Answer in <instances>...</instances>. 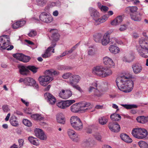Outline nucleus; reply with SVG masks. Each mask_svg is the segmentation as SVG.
I'll return each instance as SVG.
<instances>
[{
  "mask_svg": "<svg viewBox=\"0 0 148 148\" xmlns=\"http://www.w3.org/2000/svg\"><path fill=\"white\" fill-rule=\"evenodd\" d=\"M132 78L129 73L118 77L116 82L119 89L126 93L131 92L134 87V82L131 79Z\"/></svg>",
  "mask_w": 148,
  "mask_h": 148,
  "instance_id": "obj_1",
  "label": "nucleus"
},
{
  "mask_svg": "<svg viewBox=\"0 0 148 148\" xmlns=\"http://www.w3.org/2000/svg\"><path fill=\"white\" fill-rule=\"evenodd\" d=\"M136 49L140 56L147 58L148 57V39L141 38L138 40V45L136 46Z\"/></svg>",
  "mask_w": 148,
  "mask_h": 148,
  "instance_id": "obj_2",
  "label": "nucleus"
},
{
  "mask_svg": "<svg viewBox=\"0 0 148 148\" xmlns=\"http://www.w3.org/2000/svg\"><path fill=\"white\" fill-rule=\"evenodd\" d=\"M10 39L9 36L4 35L0 37V49L2 50L6 49L7 50H11L14 47L11 45L8 48L10 44Z\"/></svg>",
  "mask_w": 148,
  "mask_h": 148,
  "instance_id": "obj_3",
  "label": "nucleus"
},
{
  "mask_svg": "<svg viewBox=\"0 0 148 148\" xmlns=\"http://www.w3.org/2000/svg\"><path fill=\"white\" fill-rule=\"evenodd\" d=\"M90 105L89 103L83 102L80 104H75L71 107V111L73 112H77L82 111L85 112L88 109V107Z\"/></svg>",
  "mask_w": 148,
  "mask_h": 148,
  "instance_id": "obj_4",
  "label": "nucleus"
},
{
  "mask_svg": "<svg viewBox=\"0 0 148 148\" xmlns=\"http://www.w3.org/2000/svg\"><path fill=\"white\" fill-rule=\"evenodd\" d=\"M133 136L139 139H143L147 136L148 133L146 130L144 128H137L133 129L132 132Z\"/></svg>",
  "mask_w": 148,
  "mask_h": 148,
  "instance_id": "obj_5",
  "label": "nucleus"
},
{
  "mask_svg": "<svg viewBox=\"0 0 148 148\" xmlns=\"http://www.w3.org/2000/svg\"><path fill=\"white\" fill-rule=\"evenodd\" d=\"M71 126L75 130L80 131L83 128V123L81 119L77 116H73L70 119Z\"/></svg>",
  "mask_w": 148,
  "mask_h": 148,
  "instance_id": "obj_6",
  "label": "nucleus"
},
{
  "mask_svg": "<svg viewBox=\"0 0 148 148\" xmlns=\"http://www.w3.org/2000/svg\"><path fill=\"white\" fill-rule=\"evenodd\" d=\"M19 68L20 73L23 75H27L29 71V70L34 73H36L38 69L34 66L31 65L27 66H19Z\"/></svg>",
  "mask_w": 148,
  "mask_h": 148,
  "instance_id": "obj_7",
  "label": "nucleus"
},
{
  "mask_svg": "<svg viewBox=\"0 0 148 148\" xmlns=\"http://www.w3.org/2000/svg\"><path fill=\"white\" fill-rule=\"evenodd\" d=\"M90 16L93 20L95 21V24L98 25L101 23L102 19L100 18L99 13L95 9L90 8H89Z\"/></svg>",
  "mask_w": 148,
  "mask_h": 148,
  "instance_id": "obj_8",
  "label": "nucleus"
},
{
  "mask_svg": "<svg viewBox=\"0 0 148 148\" xmlns=\"http://www.w3.org/2000/svg\"><path fill=\"white\" fill-rule=\"evenodd\" d=\"M75 102L74 100L60 101L57 103V106L59 108L65 109Z\"/></svg>",
  "mask_w": 148,
  "mask_h": 148,
  "instance_id": "obj_9",
  "label": "nucleus"
},
{
  "mask_svg": "<svg viewBox=\"0 0 148 148\" xmlns=\"http://www.w3.org/2000/svg\"><path fill=\"white\" fill-rule=\"evenodd\" d=\"M53 79V77H50L49 75L40 76L38 78L40 85L44 86H46Z\"/></svg>",
  "mask_w": 148,
  "mask_h": 148,
  "instance_id": "obj_10",
  "label": "nucleus"
},
{
  "mask_svg": "<svg viewBox=\"0 0 148 148\" xmlns=\"http://www.w3.org/2000/svg\"><path fill=\"white\" fill-rule=\"evenodd\" d=\"M40 20L42 22L46 23H50L53 21L52 16L47 13L43 12L41 13L40 16Z\"/></svg>",
  "mask_w": 148,
  "mask_h": 148,
  "instance_id": "obj_11",
  "label": "nucleus"
},
{
  "mask_svg": "<svg viewBox=\"0 0 148 148\" xmlns=\"http://www.w3.org/2000/svg\"><path fill=\"white\" fill-rule=\"evenodd\" d=\"M56 45V43H53V42L51 46L47 48L45 53L42 54V56L44 58L49 57L51 55L52 53L54 52V49L53 48Z\"/></svg>",
  "mask_w": 148,
  "mask_h": 148,
  "instance_id": "obj_12",
  "label": "nucleus"
},
{
  "mask_svg": "<svg viewBox=\"0 0 148 148\" xmlns=\"http://www.w3.org/2000/svg\"><path fill=\"white\" fill-rule=\"evenodd\" d=\"M25 84L26 85L32 86L36 89L39 87L38 84L36 82L35 80L30 77H27L23 80Z\"/></svg>",
  "mask_w": 148,
  "mask_h": 148,
  "instance_id": "obj_13",
  "label": "nucleus"
},
{
  "mask_svg": "<svg viewBox=\"0 0 148 148\" xmlns=\"http://www.w3.org/2000/svg\"><path fill=\"white\" fill-rule=\"evenodd\" d=\"M34 133L36 136L42 140H46L47 136L43 131L39 128H36L34 130Z\"/></svg>",
  "mask_w": 148,
  "mask_h": 148,
  "instance_id": "obj_14",
  "label": "nucleus"
},
{
  "mask_svg": "<svg viewBox=\"0 0 148 148\" xmlns=\"http://www.w3.org/2000/svg\"><path fill=\"white\" fill-rule=\"evenodd\" d=\"M72 94L71 91L69 90H62L59 93V96L61 98L66 99L71 97Z\"/></svg>",
  "mask_w": 148,
  "mask_h": 148,
  "instance_id": "obj_15",
  "label": "nucleus"
},
{
  "mask_svg": "<svg viewBox=\"0 0 148 148\" xmlns=\"http://www.w3.org/2000/svg\"><path fill=\"white\" fill-rule=\"evenodd\" d=\"M68 134L70 138L75 142H77L79 139L78 134L73 129H69L68 130Z\"/></svg>",
  "mask_w": 148,
  "mask_h": 148,
  "instance_id": "obj_16",
  "label": "nucleus"
},
{
  "mask_svg": "<svg viewBox=\"0 0 148 148\" xmlns=\"http://www.w3.org/2000/svg\"><path fill=\"white\" fill-rule=\"evenodd\" d=\"M108 127L110 130L112 132H117L119 131L120 127L119 125L117 123L111 122L108 125Z\"/></svg>",
  "mask_w": 148,
  "mask_h": 148,
  "instance_id": "obj_17",
  "label": "nucleus"
},
{
  "mask_svg": "<svg viewBox=\"0 0 148 148\" xmlns=\"http://www.w3.org/2000/svg\"><path fill=\"white\" fill-rule=\"evenodd\" d=\"M103 62L104 64L106 65V67L112 68L114 66V63L112 60L108 57H105L103 58Z\"/></svg>",
  "mask_w": 148,
  "mask_h": 148,
  "instance_id": "obj_18",
  "label": "nucleus"
},
{
  "mask_svg": "<svg viewBox=\"0 0 148 148\" xmlns=\"http://www.w3.org/2000/svg\"><path fill=\"white\" fill-rule=\"evenodd\" d=\"M81 79V77L79 75H72L68 82L69 84L71 85V83H72L73 84H75L78 83Z\"/></svg>",
  "mask_w": 148,
  "mask_h": 148,
  "instance_id": "obj_19",
  "label": "nucleus"
},
{
  "mask_svg": "<svg viewBox=\"0 0 148 148\" xmlns=\"http://www.w3.org/2000/svg\"><path fill=\"white\" fill-rule=\"evenodd\" d=\"M50 32L52 34L51 38L53 40V41H57L59 40L60 35L57 29H51L50 30Z\"/></svg>",
  "mask_w": 148,
  "mask_h": 148,
  "instance_id": "obj_20",
  "label": "nucleus"
},
{
  "mask_svg": "<svg viewBox=\"0 0 148 148\" xmlns=\"http://www.w3.org/2000/svg\"><path fill=\"white\" fill-rule=\"evenodd\" d=\"M45 96L48 99V102L49 104L53 105L56 103V100L55 97L49 92H46L45 94Z\"/></svg>",
  "mask_w": 148,
  "mask_h": 148,
  "instance_id": "obj_21",
  "label": "nucleus"
},
{
  "mask_svg": "<svg viewBox=\"0 0 148 148\" xmlns=\"http://www.w3.org/2000/svg\"><path fill=\"white\" fill-rule=\"evenodd\" d=\"M134 59V57L133 55L128 54L124 55L122 59L125 62L130 63L132 62Z\"/></svg>",
  "mask_w": 148,
  "mask_h": 148,
  "instance_id": "obj_22",
  "label": "nucleus"
},
{
  "mask_svg": "<svg viewBox=\"0 0 148 148\" xmlns=\"http://www.w3.org/2000/svg\"><path fill=\"white\" fill-rule=\"evenodd\" d=\"M132 69L134 73L135 74L140 73L141 71L142 67L141 65L138 64H133L132 65Z\"/></svg>",
  "mask_w": 148,
  "mask_h": 148,
  "instance_id": "obj_23",
  "label": "nucleus"
},
{
  "mask_svg": "<svg viewBox=\"0 0 148 148\" xmlns=\"http://www.w3.org/2000/svg\"><path fill=\"white\" fill-rule=\"evenodd\" d=\"M93 74L97 76H100L102 75V69L100 66H97L93 68L92 69Z\"/></svg>",
  "mask_w": 148,
  "mask_h": 148,
  "instance_id": "obj_24",
  "label": "nucleus"
},
{
  "mask_svg": "<svg viewBox=\"0 0 148 148\" xmlns=\"http://www.w3.org/2000/svg\"><path fill=\"white\" fill-rule=\"evenodd\" d=\"M110 68L106 67H102V77H107L112 74V72Z\"/></svg>",
  "mask_w": 148,
  "mask_h": 148,
  "instance_id": "obj_25",
  "label": "nucleus"
},
{
  "mask_svg": "<svg viewBox=\"0 0 148 148\" xmlns=\"http://www.w3.org/2000/svg\"><path fill=\"white\" fill-rule=\"evenodd\" d=\"M108 49L111 53L115 54L119 53L120 51L119 48L114 45H111L109 47Z\"/></svg>",
  "mask_w": 148,
  "mask_h": 148,
  "instance_id": "obj_26",
  "label": "nucleus"
},
{
  "mask_svg": "<svg viewBox=\"0 0 148 148\" xmlns=\"http://www.w3.org/2000/svg\"><path fill=\"white\" fill-rule=\"evenodd\" d=\"M56 120L59 123L64 124L65 122V117L63 114L60 113L56 115Z\"/></svg>",
  "mask_w": 148,
  "mask_h": 148,
  "instance_id": "obj_27",
  "label": "nucleus"
},
{
  "mask_svg": "<svg viewBox=\"0 0 148 148\" xmlns=\"http://www.w3.org/2000/svg\"><path fill=\"white\" fill-rule=\"evenodd\" d=\"M110 42V36L108 33L107 32L104 35L102 38V45H106Z\"/></svg>",
  "mask_w": 148,
  "mask_h": 148,
  "instance_id": "obj_28",
  "label": "nucleus"
},
{
  "mask_svg": "<svg viewBox=\"0 0 148 148\" xmlns=\"http://www.w3.org/2000/svg\"><path fill=\"white\" fill-rule=\"evenodd\" d=\"M122 17L121 16H117L114 20L112 21L111 22V24L112 25H119L122 21Z\"/></svg>",
  "mask_w": 148,
  "mask_h": 148,
  "instance_id": "obj_29",
  "label": "nucleus"
},
{
  "mask_svg": "<svg viewBox=\"0 0 148 148\" xmlns=\"http://www.w3.org/2000/svg\"><path fill=\"white\" fill-rule=\"evenodd\" d=\"M28 139L30 143L33 145L38 146L40 145L39 140L33 136H29Z\"/></svg>",
  "mask_w": 148,
  "mask_h": 148,
  "instance_id": "obj_30",
  "label": "nucleus"
},
{
  "mask_svg": "<svg viewBox=\"0 0 148 148\" xmlns=\"http://www.w3.org/2000/svg\"><path fill=\"white\" fill-rule=\"evenodd\" d=\"M10 121L11 124L12 126L17 127L18 125L17 118L14 115H12L10 119Z\"/></svg>",
  "mask_w": 148,
  "mask_h": 148,
  "instance_id": "obj_31",
  "label": "nucleus"
},
{
  "mask_svg": "<svg viewBox=\"0 0 148 148\" xmlns=\"http://www.w3.org/2000/svg\"><path fill=\"white\" fill-rule=\"evenodd\" d=\"M121 139L127 143H130L132 140L130 137L125 134H122L120 135Z\"/></svg>",
  "mask_w": 148,
  "mask_h": 148,
  "instance_id": "obj_32",
  "label": "nucleus"
},
{
  "mask_svg": "<svg viewBox=\"0 0 148 148\" xmlns=\"http://www.w3.org/2000/svg\"><path fill=\"white\" fill-rule=\"evenodd\" d=\"M31 117L32 119L37 121L42 120L44 118L41 114H37L32 115Z\"/></svg>",
  "mask_w": 148,
  "mask_h": 148,
  "instance_id": "obj_33",
  "label": "nucleus"
},
{
  "mask_svg": "<svg viewBox=\"0 0 148 148\" xmlns=\"http://www.w3.org/2000/svg\"><path fill=\"white\" fill-rule=\"evenodd\" d=\"M136 120L138 122L144 123L148 122V116L146 117L144 116H139L137 118Z\"/></svg>",
  "mask_w": 148,
  "mask_h": 148,
  "instance_id": "obj_34",
  "label": "nucleus"
},
{
  "mask_svg": "<svg viewBox=\"0 0 148 148\" xmlns=\"http://www.w3.org/2000/svg\"><path fill=\"white\" fill-rule=\"evenodd\" d=\"M138 8L136 6H129L125 8V11L127 12L134 13L136 12Z\"/></svg>",
  "mask_w": 148,
  "mask_h": 148,
  "instance_id": "obj_35",
  "label": "nucleus"
},
{
  "mask_svg": "<svg viewBox=\"0 0 148 148\" xmlns=\"http://www.w3.org/2000/svg\"><path fill=\"white\" fill-rule=\"evenodd\" d=\"M141 15L140 13L136 14H131L130 15L131 19L135 21H139L141 19Z\"/></svg>",
  "mask_w": 148,
  "mask_h": 148,
  "instance_id": "obj_36",
  "label": "nucleus"
},
{
  "mask_svg": "<svg viewBox=\"0 0 148 148\" xmlns=\"http://www.w3.org/2000/svg\"><path fill=\"white\" fill-rule=\"evenodd\" d=\"M102 35L101 33H98L94 35V39L97 42H102Z\"/></svg>",
  "mask_w": 148,
  "mask_h": 148,
  "instance_id": "obj_37",
  "label": "nucleus"
},
{
  "mask_svg": "<svg viewBox=\"0 0 148 148\" xmlns=\"http://www.w3.org/2000/svg\"><path fill=\"white\" fill-rule=\"evenodd\" d=\"M110 118L111 119L114 121H119L121 119V116L119 114L115 113L113 114L110 116Z\"/></svg>",
  "mask_w": 148,
  "mask_h": 148,
  "instance_id": "obj_38",
  "label": "nucleus"
},
{
  "mask_svg": "<svg viewBox=\"0 0 148 148\" xmlns=\"http://www.w3.org/2000/svg\"><path fill=\"white\" fill-rule=\"evenodd\" d=\"M45 73L46 74H47L49 75H57L59 74V72L53 69L46 70L45 72Z\"/></svg>",
  "mask_w": 148,
  "mask_h": 148,
  "instance_id": "obj_39",
  "label": "nucleus"
},
{
  "mask_svg": "<svg viewBox=\"0 0 148 148\" xmlns=\"http://www.w3.org/2000/svg\"><path fill=\"white\" fill-rule=\"evenodd\" d=\"M138 144L140 148H148V143L145 141H140L138 143Z\"/></svg>",
  "mask_w": 148,
  "mask_h": 148,
  "instance_id": "obj_40",
  "label": "nucleus"
},
{
  "mask_svg": "<svg viewBox=\"0 0 148 148\" xmlns=\"http://www.w3.org/2000/svg\"><path fill=\"white\" fill-rule=\"evenodd\" d=\"M71 86H72L74 88L78 90L80 93H82L84 92L83 90L78 85L73 84L71 83Z\"/></svg>",
  "mask_w": 148,
  "mask_h": 148,
  "instance_id": "obj_41",
  "label": "nucleus"
},
{
  "mask_svg": "<svg viewBox=\"0 0 148 148\" xmlns=\"http://www.w3.org/2000/svg\"><path fill=\"white\" fill-rule=\"evenodd\" d=\"M23 55V54L22 53H16L13 54V56L14 58L21 61Z\"/></svg>",
  "mask_w": 148,
  "mask_h": 148,
  "instance_id": "obj_42",
  "label": "nucleus"
},
{
  "mask_svg": "<svg viewBox=\"0 0 148 148\" xmlns=\"http://www.w3.org/2000/svg\"><path fill=\"white\" fill-rule=\"evenodd\" d=\"M121 106L127 109L137 108V106L135 105L121 104Z\"/></svg>",
  "mask_w": 148,
  "mask_h": 148,
  "instance_id": "obj_43",
  "label": "nucleus"
},
{
  "mask_svg": "<svg viewBox=\"0 0 148 148\" xmlns=\"http://www.w3.org/2000/svg\"><path fill=\"white\" fill-rule=\"evenodd\" d=\"M23 122L25 125L27 127H31L32 125V123L31 122L27 119H23Z\"/></svg>",
  "mask_w": 148,
  "mask_h": 148,
  "instance_id": "obj_44",
  "label": "nucleus"
},
{
  "mask_svg": "<svg viewBox=\"0 0 148 148\" xmlns=\"http://www.w3.org/2000/svg\"><path fill=\"white\" fill-rule=\"evenodd\" d=\"M58 70H69L71 69V68L68 66H60L58 67Z\"/></svg>",
  "mask_w": 148,
  "mask_h": 148,
  "instance_id": "obj_45",
  "label": "nucleus"
},
{
  "mask_svg": "<svg viewBox=\"0 0 148 148\" xmlns=\"http://www.w3.org/2000/svg\"><path fill=\"white\" fill-rule=\"evenodd\" d=\"M21 61L26 62H28L30 59V57L28 56H26L23 54Z\"/></svg>",
  "mask_w": 148,
  "mask_h": 148,
  "instance_id": "obj_46",
  "label": "nucleus"
},
{
  "mask_svg": "<svg viewBox=\"0 0 148 148\" xmlns=\"http://www.w3.org/2000/svg\"><path fill=\"white\" fill-rule=\"evenodd\" d=\"M80 42H79L74 46L70 50L67 51V53H68V54L71 53L77 48Z\"/></svg>",
  "mask_w": 148,
  "mask_h": 148,
  "instance_id": "obj_47",
  "label": "nucleus"
},
{
  "mask_svg": "<svg viewBox=\"0 0 148 148\" xmlns=\"http://www.w3.org/2000/svg\"><path fill=\"white\" fill-rule=\"evenodd\" d=\"M97 87V84L96 83H93L92 84V86H90L88 91L89 92H91L94 89H95Z\"/></svg>",
  "mask_w": 148,
  "mask_h": 148,
  "instance_id": "obj_48",
  "label": "nucleus"
},
{
  "mask_svg": "<svg viewBox=\"0 0 148 148\" xmlns=\"http://www.w3.org/2000/svg\"><path fill=\"white\" fill-rule=\"evenodd\" d=\"M94 136L97 140L101 141V133L99 132H97L95 134Z\"/></svg>",
  "mask_w": 148,
  "mask_h": 148,
  "instance_id": "obj_49",
  "label": "nucleus"
},
{
  "mask_svg": "<svg viewBox=\"0 0 148 148\" xmlns=\"http://www.w3.org/2000/svg\"><path fill=\"white\" fill-rule=\"evenodd\" d=\"M72 75V73H64L62 76V77L64 79H67L70 77Z\"/></svg>",
  "mask_w": 148,
  "mask_h": 148,
  "instance_id": "obj_50",
  "label": "nucleus"
},
{
  "mask_svg": "<svg viewBox=\"0 0 148 148\" xmlns=\"http://www.w3.org/2000/svg\"><path fill=\"white\" fill-rule=\"evenodd\" d=\"M94 127L93 125H90L88 126L87 130V132L88 133H91L92 132V128H93Z\"/></svg>",
  "mask_w": 148,
  "mask_h": 148,
  "instance_id": "obj_51",
  "label": "nucleus"
},
{
  "mask_svg": "<svg viewBox=\"0 0 148 148\" xmlns=\"http://www.w3.org/2000/svg\"><path fill=\"white\" fill-rule=\"evenodd\" d=\"M2 109L4 112H7L10 110L8 106L7 105H4L3 106Z\"/></svg>",
  "mask_w": 148,
  "mask_h": 148,
  "instance_id": "obj_52",
  "label": "nucleus"
},
{
  "mask_svg": "<svg viewBox=\"0 0 148 148\" xmlns=\"http://www.w3.org/2000/svg\"><path fill=\"white\" fill-rule=\"evenodd\" d=\"M127 27V26L126 25H123L121 26L119 30L121 31H123L126 30Z\"/></svg>",
  "mask_w": 148,
  "mask_h": 148,
  "instance_id": "obj_53",
  "label": "nucleus"
},
{
  "mask_svg": "<svg viewBox=\"0 0 148 148\" xmlns=\"http://www.w3.org/2000/svg\"><path fill=\"white\" fill-rule=\"evenodd\" d=\"M36 34V31L32 30L28 34V35L30 37H33L35 36Z\"/></svg>",
  "mask_w": 148,
  "mask_h": 148,
  "instance_id": "obj_54",
  "label": "nucleus"
},
{
  "mask_svg": "<svg viewBox=\"0 0 148 148\" xmlns=\"http://www.w3.org/2000/svg\"><path fill=\"white\" fill-rule=\"evenodd\" d=\"M12 27L14 29H17L20 27L18 22L17 21L16 23L13 24L12 25Z\"/></svg>",
  "mask_w": 148,
  "mask_h": 148,
  "instance_id": "obj_55",
  "label": "nucleus"
},
{
  "mask_svg": "<svg viewBox=\"0 0 148 148\" xmlns=\"http://www.w3.org/2000/svg\"><path fill=\"white\" fill-rule=\"evenodd\" d=\"M24 142V140L23 139H19L18 140L19 145L20 147H21L23 146Z\"/></svg>",
  "mask_w": 148,
  "mask_h": 148,
  "instance_id": "obj_56",
  "label": "nucleus"
},
{
  "mask_svg": "<svg viewBox=\"0 0 148 148\" xmlns=\"http://www.w3.org/2000/svg\"><path fill=\"white\" fill-rule=\"evenodd\" d=\"M18 22L19 23V25L20 27L23 26L26 23V21H18Z\"/></svg>",
  "mask_w": 148,
  "mask_h": 148,
  "instance_id": "obj_57",
  "label": "nucleus"
},
{
  "mask_svg": "<svg viewBox=\"0 0 148 148\" xmlns=\"http://www.w3.org/2000/svg\"><path fill=\"white\" fill-rule=\"evenodd\" d=\"M88 55L92 56L95 54V52L92 49H89L88 51Z\"/></svg>",
  "mask_w": 148,
  "mask_h": 148,
  "instance_id": "obj_58",
  "label": "nucleus"
},
{
  "mask_svg": "<svg viewBox=\"0 0 148 148\" xmlns=\"http://www.w3.org/2000/svg\"><path fill=\"white\" fill-rule=\"evenodd\" d=\"M104 86H103V90L106 91L108 89V84L107 82H105L104 83Z\"/></svg>",
  "mask_w": 148,
  "mask_h": 148,
  "instance_id": "obj_59",
  "label": "nucleus"
},
{
  "mask_svg": "<svg viewBox=\"0 0 148 148\" xmlns=\"http://www.w3.org/2000/svg\"><path fill=\"white\" fill-rule=\"evenodd\" d=\"M109 17L108 15H106L102 16V23L105 22Z\"/></svg>",
  "mask_w": 148,
  "mask_h": 148,
  "instance_id": "obj_60",
  "label": "nucleus"
},
{
  "mask_svg": "<svg viewBox=\"0 0 148 148\" xmlns=\"http://www.w3.org/2000/svg\"><path fill=\"white\" fill-rule=\"evenodd\" d=\"M37 2L38 5L40 6H43L44 5L42 0H37Z\"/></svg>",
  "mask_w": 148,
  "mask_h": 148,
  "instance_id": "obj_61",
  "label": "nucleus"
},
{
  "mask_svg": "<svg viewBox=\"0 0 148 148\" xmlns=\"http://www.w3.org/2000/svg\"><path fill=\"white\" fill-rule=\"evenodd\" d=\"M95 89H96V90L95 91V95L98 96H100V92L98 90L97 88H96Z\"/></svg>",
  "mask_w": 148,
  "mask_h": 148,
  "instance_id": "obj_62",
  "label": "nucleus"
},
{
  "mask_svg": "<svg viewBox=\"0 0 148 148\" xmlns=\"http://www.w3.org/2000/svg\"><path fill=\"white\" fill-rule=\"evenodd\" d=\"M108 121V118H105L104 117H102V125H104L106 124Z\"/></svg>",
  "mask_w": 148,
  "mask_h": 148,
  "instance_id": "obj_63",
  "label": "nucleus"
},
{
  "mask_svg": "<svg viewBox=\"0 0 148 148\" xmlns=\"http://www.w3.org/2000/svg\"><path fill=\"white\" fill-rule=\"evenodd\" d=\"M109 9V8L106 6L102 5V10L105 12H106Z\"/></svg>",
  "mask_w": 148,
  "mask_h": 148,
  "instance_id": "obj_64",
  "label": "nucleus"
}]
</instances>
